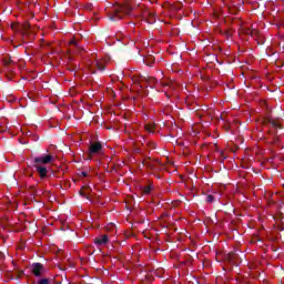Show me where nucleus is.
<instances>
[{"mask_svg":"<svg viewBox=\"0 0 284 284\" xmlns=\"http://www.w3.org/2000/svg\"><path fill=\"white\" fill-rule=\"evenodd\" d=\"M53 161L54 156L51 154L41 155L33 159V168L36 172H38L41 181H43V179H48V168H45V165H48V163H52Z\"/></svg>","mask_w":284,"mask_h":284,"instance_id":"1","label":"nucleus"},{"mask_svg":"<svg viewBox=\"0 0 284 284\" xmlns=\"http://www.w3.org/2000/svg\"><path fill=\"white\" fill-rule=\"evenodd\" d=\"M133 8L130 2L119 4L112 10V14L109 17L110 21H119L123 19V14L128 16L132 12Z\"/></svg>","mask_w":284,"mask_h":284,"instance_id":"2","label":"nucleus"},{"mask_svg":"<svg viewBox=\"0 0 284 284\" xmlns=\"http://www.w3.org/2000/svg\"><path fill=\"white\" fill-rule=\"evenodd\" d=\"M143 165L148 170H152L153 172L161 170V162H159V160H152V158H150V156H148L143 160Z\"/></svg>","mask_w":284,"mask_h":284,"instance_id":"3","label":"nucleus"},{"mask_svg":"<svg viewBox=\"0 0 284 284\" xmlns=\"http://www.w3.org/2000/svg\"><path fill=\"white\" fill-rule=\"evenodd\" d=\"M31 273L37 278H41V276H43V274H45V266L43 264L39 263V262L33 263L31 265Z\"/></svg>","mask_w":284,"mask_h":284,"instance_id":"4","label":"nucleus"},{"mask_svg":"<svg viewBox=\"0 0 284 284\" xmlns=\"http://www.w3.org/2000/svg\"><path fill=\"white\" fill-rule=\"evenodd\" d=\"M264 125H271L274 130H282L283 125L278 119L274 118H265L263 121Z\"/></svg>","mask_w":284,"mask_h":284,"instance_id":"5","label":"nucleus"},{"mask_svg":"<svg viewBox=\"0 0 284 284\" xmlns=\"http://www.w3.org/2000/svg\"><path fill=\"white\" fill-rule=\"evenodd\" d=\"M101 150H103V144H101V142L91 143L89 146V156H92V154H99Z\"/></svg>","mask_w":284,"mask_h":284,"instance_id":"6","label":"nucleus"},{"mask_svg":"<svg viewBox=\"0 0 284 284\" xmlns=\"http://www.w3.org/2000/svg\"><path fill=\"white\" fill-rule=\"evenodd\" d=\"M143 19H146L148 23H155L156 22V13L150 11V10H144L142 12Z\"/></svg>","mask_w":284,"mask_h":284,"instance_id":"7","label":"nucleus"},{"mask_svg":"<svg viewBox=\"0 0 284 284\" xmlns=\"http://www.w3.org/2000/svg\"><path fill=\"white\" fill-rule=\"evenodd\" d=\"M242 34H248L253 39H258V31L255 29H250V27H242Z\"/></svg>","mask_w":284,"mask_h":284,"instance_id":"8","label":"nucleus"},{"mask_svg":"<svg viewBox=\"0 0 284 284\" xmlns=\"http://www.w3.org/2000/svg\"><path fill=\"white\" fill-rule=\"evenodd\" d=\"M227 260L231 263H241V256L239 255V252H236V251L229 253Z\"/></svg>","mask_w":284,"mask_h":284,"instance_id":"9","label":"nucleus"},{"mask_svg":"<svg viewBox=\"0 0 284 284\" xmlns=\"http://www.w3.org/2000/svg\"><path fill=\"white\" fill-rule=\"evenodd\" d=\"M108 241H110L108 235H102L101 237H95L94 239L95 245H106Z\"/></svg>","mask_w":284,"mask_h":284,"instance_id":"10","label":"nucleus"},{"mask_svg":"<svg viewBox=\"0 0 284 284\" xmlns=\"http://www.w3.org/2000/svg\"><path fill=\"white\" fill-rule=\"evenodd\" d=\"M144 81L150 85V88H154L156 85L158 81L154 77L144 78Z\"/></svg>","mask_w":284,"mask_h":284,"instance_id":"11","label":"nucleus"},{"mask_svg":"<svg viewBox=\"0 0 284 284\" xmlns=\"http://www.w3.org/2000/svg\"><path fill=\"white\" fill-rule=\"evenodd\" d=\"M2 61H3V65L6 67L14 65V60H12L10 55H6Z\"/></svg>","mask_w":284,"mask_h":284,"instance_id":"12","label":"nucleus"},{"mask_svg":"<svg viewBox=\"0 0 284 284\" xmlns=\"http://www.w3.org/2000/svg\"><path fill=\"white\" fill-rule=\"evenodd\" d=\"M95 68L100 71L103 72L105 70V64L103 62H95Z\"/></svg>","mask_w":284,"mask_h":284,"instance_id":"13","label":"nucleus"},{"mask_svg":"<svg viewBox=\"0 0 284 284\" xmlns=\"http://www.w3.org/2000/svg\"><path fill=\"white\" fill-rule=\"evenodd\" d=\"M145 130H146V132H149L150 134H154L155 125H154V124H146V125H145Z\"/></svg>","mask_w":284,"mask_h":284,"instance_id":"14","label":"nucleus"},{"mask_svg":"<svg viewBox=\"0 0 284 284\" xmlns=\"http://www.w3.org/2000/svg\"><path fill=\"white\" fill-rule=\"evenodd\" d=\"M92 8H94V6L90 2L83 4V9L88 10V12H91Z\"/></svg>","mask_w":284,"mask_h":284,"instance_id":"15","label":"nucleus"},{"mask_svg":"<svg viewBox=\"0 0 284 284\" xmlns=\"http://www.w3.org/2000/svg\"><path fill=\"white\" fill-rule=\"evenodd\" d=\"M37 284H51V281L48 277L40 278Z\"/></svg>","mask_w":284,"mask_h":284,"instance_id":"16","label":"nucleus"},{"mask_svg":"<svg viewBox=\"0 0 284 284\" xmlns=\"http://www.w3.org/2000/svg\"><path fill=\"white\" fill-rule=\"evenodd\" d=\"M162 88H174L172 82H161Z\"/></svg>","mask_w":284,"mask_h":284,"instance_id":"17","label":"nucleus"},{"mask_svg":"<svg viewBox=\"0 0 284 284\" xmlns=\"http://www.w3.org/2000/svg\"><path fill=\"white\" fill-rule=\"evenodd\" d=\"M214 201H215L214 195L210 194L206 196V203H214Z\"/></svg>","mask_w":284,"mask_h":284,"instance_id":"18","label":"nucleus"},{"mask_svg":"<svg viewBox=\"0 0 284 284\" xmlns=\"http://www.w3.org/2000/svg\"><path fill=\"white\" fill-rule=\"evenodd\" d=\"M143 192L144 194H150V192H152V186H144Z\"/></svg>","mask_w":284,"mask_h":284,"instance_id":"19","label":"nucleus"},{"mask_svg":"<svg viewBox=\"0 0 284 284\" xmlns=\"http://www.w3.org/2000/svg\"><path fill=\"white\" fill-rule=\"evenodd\" d=\"M80 195L90 201V196H88L82 190L80 191Z\"/></svg>","mask_w":284,"mask_h":284,"instance_id":"20","label":"nucleus"},{"mask_svg":"<svg viewBox=\"0 0 284 284\" xmlns=\"http://www.w3.org/2000/svg\"><path fill=\"white\" fill-rule=\"evenodd\" d=\"M80 176H84V178L88 176V172L85 171L81 172Z\"/></svg>","mask_w":284,"mask_h":284,"instance_id":"21","label":"nucleus"},{"mask_svg":"<svg viewBox=\"0 0 284 284\" xmlns=\"http://www.w3.org/2000/svg\"><path fill=\"white\" fill-rule=\"evenodd\" d=\"M70 44L71 45H77V41L75 40H71Z\"/></svg>","mask_w":284,"mask_h":284,"instance_id":"22","label":"nucleus"},{"mask_svg":"<svg viewBox=\"0 0 284 284\" xmlns=\"http://www.w3.org/2000/svg\"><path fill=\"white\" fill-rule=\"evenodd\" d=\"M151 148L155 149L156 148V143H151Z\"/></svg>","mask_w":284,"mask_h":284,"instance_id":"23","label":"nucleus"},{"mask_svg":"<svg viewBox=\"0 0 284 284\" xmlns=\"http://www.w3.org/2000/svg\"><path fill=\"white\" fill-rule=\"evenodd\" d=\"M91 74H97V71L91 69Z\"/></svg>","mask_w":284,"mask_h":284,"instance_id":"24","label":"nucleus"},{"mask_svg":"<svg viewBox=\"0 0 284 284\" xmlns=\"http://www.w3.org/2000/svg\"><path fill=\"white\" fill-rule=\"evenodd\" d=\"M165 95L168 97V99H170V94H168V92H165Z\"/></svg>","mask_w":284,"mask_h":284,"instance_id":"25","label":"nucleus"},{"mask_svg":"<svg viewBox=\"0 0 284 284\" xmlns=\"http://www.w3.org/2000/svg\"><path fill=\"white\" fill-rule=\"evenodd\" d=\"M280 230H283V227H280Z\"/></svg>","mask_w":284,"mask_h":284,"instance_id":"26","label":"nucleus"}]
</instances>
